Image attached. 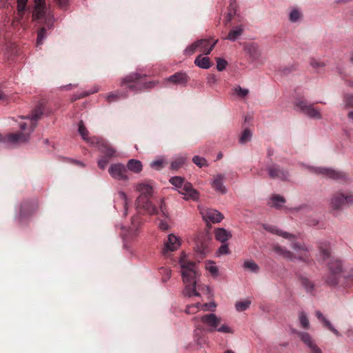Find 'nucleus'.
Masks as SVG:
<instances>
[{
    "label": "nucleus",
    "mask_w": 353,
    "mask_h": 353,
    "mask_svg": "<svg viewBox=\"0 0 353 353\" xmlns=\"http://www.w3.org/2000/svg\"><path fill=\"white\" fill-rule=\"evenodd\" d=\"M44 108L42 104L37 105L32 112L26 117H22L24 121L19 123L21 132L12 133L6 136L5 140L10 144H19L27 142L30 139L31 133L37 125V121L43 114Z\"/></svg>",
    "instance_id": "nucleus-1"
},
{
    "label": "nucleus",
    "mask_w": 353,
    "mask_h": 353,
    "mask_svg": "<svg viewBox=\"0 0 353 353\" xmlns=\"http://www.w3.org/2000/svg\"><path fill=\"white\" fill-rule=\"evenodd\" d=\"M135 190L140 194L136 200L137 208L143 209L150 214H159L168 218V212L163 199L161 200L159 209H157L150 201L154 193L153 185L150 181L139 183L135 185Z\"/></svg>",
    "instance_id": "nucleus-2"
},
{
    "label": "nucleus",
    "mask_w": 353,
    "mask_h": 353,
    "mask_svg": "<svg viewBox=\"0 0 353 353\" xmlns=\"http://www.w3.org/2000/svg\"><path fill=\"white\" fill-rule=\"evenodd\" d=\"M320 257L327 262V274L325 277V283L330 286L338 285L343 272V262L338 258L332 256L329 244H323L320 247Z\"/></svg>",
    "instance_id": "nucleus-3"
},
{
    "label": "nucleus",
    "mask_w": 353,
    "mask_h": 353,
    "mask_svg": "<svg viewBox=\"0 0 353 353\" xmlns=\"http://www.w3.org/2000/svg\"><path fill=\"white\" fill-rule=\"evenodd\" d=\"M185 253L182 252L179 260V265L181 268L183 281L185 284L184 294L189 297L192 296H199L196 291V278L197 275L196 264L194 262L187 261Z\"/></svg>",
    "instance_id": "nucleus-4"
},
{
    "label": "nucleus",
    "mask_w": 353,
    "mask_h": 353,
    "mask_svg": "<svg viewBox=\"0 0 353 353\" xmlns=\"http://www.w3.org/2000/svg\"><path fill=\"white\" fill-rule=\"evenodd\" d=\"M169 181L179 194L184 196L185 200L196 201L199 199V192L193 188L190 183L185 181L183 177L173 176L170 179Z\"/></svg>",
    "instance_id": "nucleus-5"
},
{
    "label": "nucleus",
    "mask_w": 353,
    "mask_h": 353,
    "mask_svg": "<svg viewBox=\"0 0 353 353\" xmlns=\"http://www.w3.org/2000/svg\"><path fill=\"white\" fill-rule=\"evenodd\" d=\"M121 85H125L132 91L137 92L152 88L155 85V83L154 81L145 82L143 77L137 73H133L125 77Z\"/></svg>",
    "instance_id": "nucleus-6"
},
{
    "label": "nucleus",
    "mask_w": 353,
    "mask_h": 353,
    "mask_svg": "<svg viewBox=\"0 0 353 353\" xmlns=\"http://www.w3.org/2000/svg\"><path fill=\"white\" fill-rule=\"evenodd\" d=\"M34 20L44 19V23L49 29L53 26V17L46 8L45 0H35L34 10L32 14Z\"/></svg>",
    "instance_id": "nucleus-7"
},
{
    "label": "nucleus",
    "mask_w": 353,
    "mask_h": 353,
    "mask_svg": "<svg viewBox=\"0 0 353 353\" xmlns=\"http://www.w3.org/2000/svg\"><path fill=\"white\" fill-rule=\"evenodd\" d=\"M313 172L318 174H321L325 177L334 180H346L347 175L341 171L335 170L327 168H312Z\"/></svg>",
    "instance_id": "nucleus-8"
},
{
    "label": "nucleus",
    "mask_w": 353,
    "mask_h": 353,
    "mask_svg": "<svg viewBox=\"0 0 353 353\" xmlns=\"http://www.w3.org/2000/svg\"><path fill=\"white\" fill-rule=\"evenodd\" d=\"M108 172L116 180L127 181L129 179L127 174L126 167L121 163L111 164L109 167Z\"/></svg>",
    "instance_id": "nucleus-9"
},
{
    "label": "nucleus",
    "mask_w": 353,
    "mask_h": 353,
    "mask_svg": "<svg viewBox=\"0 0 353 353\" xmlns=\"http://www.w3.org/2000/svg\"><path fill=\"white\" fill-rule=\"evenodd\" d=\"M262 226H263V228L264 230H265L266 231H268L273 234L281 236L282 238H283L284 239H285L287 241L294 242V241H299L300 239L299 236L283 231V230H280L279 228H278L275 225L268 224V223H263Z\"/></svg>",
    "instance_id": "nucleus-10"
},
{
    "label": "nucleus",
    "mask_w": 353,
    "mask_h": 353,
    "mask_svg": "<svg viewBox=\"0 0 353 353\" xmlns=\"http://www.w3.org/2000/svg\"><path fill=\"white\" fill-rule=\"evenodd\" d=\"M90 145L97 147L107 157H112L115 155L116 150L102 138L94 137L90 141Z\"/></svg>",
    "instance_id": "nucleus-11"
},
{
    "label": "nucleus",
    "mask_w": 353,
    "mask_h": 353,
    "mask_svg": "<svg viewBox=\"0 0 353 353\" xmlns=\"http://www.w3.org/2000/svg\"><path fill=\"white\" fill-rule=\"evenodd\" d=\"M296 106L305 114L311 118H321L320 111L318 109L314 108L313 105L307 103V102L304 100H298L296 103Z\"/></svg>",
    "instance_id": "nucleus-12"
},
{
    "label": "nucleus",
    "mask_w": 353,
    "mask_h": 353,
    "mask_svg": "<svg viewBox=\"0 0 353 353\" xmlns=\"http://www.w3.org/2000/svg\"><path fill=\"white\" fill-rule=\"evenodd\" d=\"M200 212L203 220L207 223H216L221 222L223 219V215L215 209L203 208Z\"/></svg>",
    "instance_id": "nucleus-13"
},
{
    "label": "nucleus",
    "mask_w": 353,
    "mask_h": 353,
    "mask_svg": "<svg viewBox=\"0 0 353 353\" xmlns=\"http://www.w3.org/2000/svg\"><path fill=\"white\" fill-rule=\"evenodd\" d=\"M225 176L218 174L213 176L210 184L212 188L218 193L225 194L227 192V188L224 185Z\"/></svg>",
    "instance_id": "nucleus-14"
},
{
    "label": "nucleus",
    "mask_w": 353,
    "mask_h": 353,
    "mask_svg": "<svg viewBox=\"0 0 353 353\" xmlns=\"http://www.w3.org/2000/svg\"><path fill=\"white\" fill-rule=\"evenodd\" d=\"M201 321L202 323L210 327L208 329L209 332L216 331V327L221 323V319L218 318L214 314L203 315L201 316Z\"/></svg>",
    "instance_id": "nucleus-15"
},
{
    "label": "nucleus",
    "mask_w": 353,
    "mask_h": 353,
    "mask_svg": "<svg viewBox=\"0 0 353 353\" xmlns=\"http://www.w3.org/2000/svg\"><path fill=\"white\" fill-rule=\"evenodd\" d=\"M140 223L139 217L138 216H133L132 219V226L129 230H127L125 228L122 227V233L123 240H128L130 238L134 236L137 234L138 226Z\"/></svg>",
    "instance_id": "nucleus-16"
},
{
    "label": "nucleus",
    "mask_w": 353,
    "mask_h": 353,
    "mask_svg": "<svg viewBox=\"0 0 353 353\" xmlns=\"http://www.w3.org/2000/svg\"><path fill=\"white\" fill-rule=\"evenodd\" d=\"M218 40H214L211 43V39H203L196 41L198 44L197 48L205 54H209L217 43Z\"/></svg>",
    "instance_id": "nucleus-17"
},
{
    "label": "nucleus",
    "mask_w": 353,
    "mask_h": 353,
    "mask_svg": "<svg viewBox=\"0 0 353 353\" xmlns=\"http://www.w3.org/2000/svg\"><path fill=\"white\" fill-rule=\"evenodd\" d=\"M188 77L185 72H176L165 80V83H172L175 85H185L188 81Z\"/></svg>",
    "instance_id": "nucleus-18"
},
{
    "label": "nucleus",
    "mask_w": 353,
    "mask_h": 353,
    "mask_svg": "<svg viewBox=\"0 0 353 353\" xmlns=\"http://www.w3.org/2000/svg\"><path fill=\"white\" fill-rule=\"evenodd\" d=\"M269 176L272 179H278L281 180H286L288 176V172L282 170L279 166L273 165L268 168Z\"/></svg>",
    "instance_id": "nucleus-19"
},
{
    "label": "nucleus",
    "mask_w": 353,
    "mask_h": 353,
    "mask_svg": "<svg viewBox=\"0 0 353 353\" xmlns=\"http://www.w3.org/2000/svg\"><path fill=\"white\" fill-rule=\"evenodd\" d=\"M344 198V193L336 192L330 199V206L332 210H341L346 205Z\"/></svg>",
    "instance_id": "nucleus-20"
},
{
    "label": "nucleus",
    "mask_w": 353,
    "mask_h": 353,
    "mask_svg": "<svg viewBox=\"0 0 353 353\" xmlns=\"http://www.w3.org/2000/svg\"><path fill=\"white\" fill-rule=\"evenodd\" d=\"M299 335L301 341L309 347L310 353H322L321 350L312 341L308 333L301 332Z\"/></svg>",
    "instance_id": "nucleus-21"
},
{
    "label": "nucleus",
    "mask_w": 353,
    "mask_h": 353,
    "mask_svg": "<svg viewBox=\"0 0 353 353\" xmlns=\"http://www.w3.org/2000/svg\"><path fill=\"white\" fill-rule=\"evenodd\" d=\"M315 315L316 318L323 324L325 327L333 332L336 336H340L339 331L332 326V323L323 316V314L320 311H316L315 312Z\"/></svg>",
    "instance_id": "nucleus-22"
},
{
    "label": "nucleus",
    "mask_w": 353,
    "mask_h": 353,
    "mask_svg": "<svg viewBox=\"0 0 353 353\" xmlns=\"http://www.w3.org/2000/svg\"><path fill=\"white\" fill-rule=\"evenodd\" d=\"M232 236L230 231L224 228H218L215 230L216 239L220 243H225L228 241Z\"/></svg>",
    "instance_id": "nucleus-23"
},
{
    "label": "nucleus",
    "mask_w": 353,
    "mask_h": 353,
    "mask_svg": "<svg viewBox=\"0 0 353 353\" xmlns=\"http://www.w3.org/2000/svg\"><path fill=\"white\" fill-rule=\"evenodd\" d=\"M127 169L134 173L138 174L142 171L143 165L139 160L132 159L128 161Z\"/></svg>",
    "instance_id": "nucleus-24"
},
{
    "label": "nucleus",
    "mask_w": 353,
    "mask_h": 353,
    "mask_svg": "<svg viewBox=\"0 0 353 353\" xmlns=\"http://www.w3.org/2000/svg\"><path fill=\"white\" fill-rule=\"evenodd\" d=\"M243 30L244 28L242 26H236L229 32L228 35L225 39L231 41H235L241 37Z\"/></svg>",
    "instance_id": "nucleus-25"
},
{
    "label": "nucleus",
    "mask_w": 353,
    "mask_h": 353,
    "mask_svg": "<svg viewBox=\"0 0 353 353\" xmlns=\"http://www.w3.org/2000/svg\"><path fill=\"white\" fill-rule=\"evenodd\" d=\"M194 63L203 69H208L211 66L210 59L207 57H202V55H199L195 59Z\"/></svg>",
    "instance_id": "nucleus-26"
},
{
    "label": "nucleus",
    "mask_w": 353,
    "mask_h": 353,
    "mask_svg": "<svg viewBox=\"0 0 353 353\" xmlns=\"http://www.w3.org/2000/svg\"><path fill=\"white\" fill-rule=\"evenodd\" d=\"M181 244H164L161 253L165 257H170L172 252L177 250Z\"/></svg>",
    "instance_id": "nucleus-27"
},
{
    "label": "nucleus",
    "mask_w": 353,
    "mask_h": 353,
    "mask_svg": "<svg viewBox=\"0 0 353 353\" xmlns=\"http://www.w3.org/2000/svg\"><path fill=\"white\" fill-rule=\"evenodd\" d=\"M186 157L183 155L177 156L171 163L170 169L173 170H177L179 169L185 162Z\"/></svg>",
    "instance_id": "nucleus-28"
},
{
    "label": "nucleus",
    "mask_w": 353,
    "mask_h": 353,
    "mask_svg": "<svg viewBox=\"0 0 353 353\" xmlns=\"http://www.w3.org/2000/svg\"><path fill=\"white\" fill-rule=\"evenodd\" d=\"M285 202V199L279 195L273 196L270 201L269 205L272 207L279 208H281Z\"/></svg>",
    "instance_id": "nucleus-29"
},
{
    "label": "nucleus",
    "mask_w": 353,
    "mask_h": 353,
    "mask_svg": "<svg viewBox=\"0 0 353 353\" xmlns=\"http://www.w3.org/2000/svg\"><path fill=\"white\" fill-rule=\"evenodd\" d=\"M79 132L80 135L81 136L82 139L85 140L87 143L90 144L91 140L94 137H88V131L86 129L85 126L83 124V122L81 121L79 123Z\"/></svg>",
    "instance_id": "nucleus-30"
},
{
    "label": "nucleus",
    "mask_w": 353,
    "mask_h": 353,
    "mask_svg": "<svg viewBox=\"0 0 353 353\" xmlns=\"http://www.w3.org/2000/svg\"><path fill=\"white\" fill-rule=\"evenodd\" d=\"M300 281L302 286L305 289L307 292L312 293L314 288V285L312 281L304 276L300 277Z\"/></svg>",
    "instance_id": "nucleus-31"
},
{
    "label": "nucleus",
    "mask_w": 353,
    "mask_h": 353,
    "mask_svg": "<svg viewBox=\"0 0 353 353\" xmlns=\"http://www.w3.org/2000/svg\"><path fill=\"white\" fill-rule=\"evenodd\" d=\"M166 163L163 157H159L150 163V167L156 170H161Z\"/></svg>",
    "instance_id": "nucleus-32"
},
{
    "label": "nucleus",
    "mask_w": 353,
    "mask_h": 353,
    "mask_svg": "<svg viewBox=\"0 0 353 353\" xmlns=\"http://www.w3.org/2000/svg\"><path fill=\"white\" fill-rule=\"evenodd\" d=\"M195 252H196L197 257L199 259H203L208 252V248L206 244H196V247L195 248Z\"/></svg>",
    "instance_id": "nucleus-33"
},
{
    "label": "nucleus",
    "mask_w": 353,
    "mask_h": 353,
    "mask_svg": "<svg viewBox=\"0 0 353 353\" xmlns=\"http://www.w3.org/2000/svg\"><path fill=\"white\" fill-rule=\"evenodd\" d=\"M299 319L301 327L305 330L309 329L310 322L309 319L304 312H300L299 313Z\"/></svg>",
    "instance_id": "nucleus-34"
},
{
    "label": "nucleus",
    "mask_w": 353,
    "mask_h": 353,
    "mask_svg": "<svg viewBox=\"0 0 353 353\" xmlns=\"http://www.w3.org/2000/svg\"><path fill=\"white\" fill-rule=\"evenodd\" d=\"M252 138V132L249 129H245L241 134V136L239 139V142L241 144L245 143L248 141H250Z\"/></svg>",
    "instance_id": "nucleus-35"
},
{
    "label": "nucleus",
    "mask_w": 353,
    "mask_h": 353,
    "mask_svg": "<svg viewBox=\"0 0 353 353\" xmlns=\"http://www.w3.org/2000/svg\"><path fill=\"white\" fill-rule=\"evenodd\" d=\"M251 304V301L248 300H245L243 301L237 302L235 305V307L237 311L243 312L248 309Z\"/></svg>",
    "instance_id": "nucleus-36"
},
{
    "label": "nucleus",
    "mask_w": 353,
    "mask_h": 353,
    "mask_svg": "<svg viewBox=\"0 0 353 353\" xmlns=\"http://www.w3.org/2000/svg\"><path fill=\"white\" fill-rule=\"evenodd\" d=\"M243 267L245 269H248L252 272H256L259 269L258 265L256 263L250 261H245L243 263Z\"/></svg>",
    "instance_id": "nucleus-37"
},
{
    "label": "nucleus",
    "mask_w": 353,
    "mask_h": 353,
    "mask_svg": "<svg viewBox=\"0 0 353 353\" xmlns=\"http://www.w3.org/2000/svg\"><path fill=\"white\" fill-rule=\"evenodd\" d=\"M234 92L236 95L242 98L246 97L249 93L248 89L241 88L240 85H236L234 88Z\"/></svg>",
    "instance_id": "nucleus-38"
},
{
    "label": "nucleus",
    "mask_w": 353,
    "mask_h": 353,
    "mask_svg": "<svg viewBox=\"0 0 353 353\" xmlns=\"http://www.w3.org/2000/svg\"><path fill=\"white\" fill-rule=\"evenodd\" d=\"M205 268L208 271H209L213 276H217L218 275V268L214 265V263L213 261H208L206 263Z\"/></svg>",
    "instance_id": "nucleus-39"
},
{
    "label": "nucleus",
    "mask_w": 353,
    "mask_h": 353,
    "mask_svg": "<svg viewBox=\"0 0 353 353\" xmlns=\"http://www.w3.org/2000/svg\"><path fill=\"white\" fill-rule=\"evenodd\" d=\"M47 36L46 30L44 27L41 28L38 32L37 39V45H42L43 40L46 39Z\"/></svg>",
    "instance_id": "nucleus-40"
},
{
    "label": "nucleus",
    "mask_w": 353,
    "mask_h": 353,
    "mask_svg": "<svg viewBox=\"0 0 353 353\" xmlns=\"http://www.w3.org/2000/svg\"><path fill=\"white\" fill-rule=\"evenodd\" d=\"M28 0H17L18 15L21 17L26 8Z\"/></svg>",
    "instance_id": "nucleus-41"
},
{
    "label": "nucleus",
    "mask_w": 353,
    "mask_h": 353,
    "mask_svg": "<svg viewBox=\"0 0 353 353\" xmlns=\"http://www.w3.org/2000/svg\"><path fill=\"white\" fill-rule=\"evenodd\" d=\"M192 161L199 168L208 165L205 159L199 156H194L192 159Z\"/></svg>",
    "instance_id": "nucleus-42"
},
{
    "label": "nucleus",
    "mask_w": 353,
    "mask_h": 353,
    "mask_svg": "<svg viewBox=\"0 0 353 353\" xmlns=\"http://www.w3.org/2000/svg\"><path fill=\"white\" fill-rule=\"evenodd\" d=\"M274 250L276 253L283 255L284 257L291 259L293 256L292 253L290 251L284 250L279 246L274 247Z\"/></svg>",
    "instance_id": "nucleus-43"
},
{
    "label": "nucleus",
    "mask_w": 353,
    "mask_h": 353,
    "mask_svg": "<svg viewBox=\"0 0 353 353\" xmlns=\"http://www.w3.org/2000/svg\"><path fill=\"white\" fill-rule=\"evenodd\" d=\"M121 97H123V96L119 92H112L107 94L105 97L106 100L110 103L115 101Z\"/></svg>",
    "instance_id": "nucleus-44"
},
{
    "label": "nucleus",
    "mask_w": 353,
    "mask_h": 353,
    "mask_svg": "<svg viewBox=\"0 0 353 353\" xmlns=\"http://www.w3.org/2000/svg\"><path fill=\"white\" fill-rule=\"evenodd\" d=\"M218 81V78L216 77V75L213 74H208V76L207 77V84L210 87L216 85Z\"/></svg>",
    "instance_id": "nucleus-45"
},
{
    "label": "nucleus",
    "mask_w": 353,
    "mask_h": 353,
    "mask_svg": "<svg viewBox=\"0 0 353 353\" xmlns=\"http://www.w3.org/2000/svg\"><path fill=\"white\" fill-rule=\"evenodd\" d=\"M216 68L219 71H223L225 69L228 62L221 58H216Z\"/></svg>",
    "instance_id": "nucleus-46"
},
{
    "label": "nucleus",
    "mask_w": 353,
    "mask_h": 353,
    "mask_svg": "<svg viewBox=\"0 0 353 353\" xmlns=\"http://www.w3.org/2000/svg\"><path fill=\"white\" fill-rule=\"evenodd\" d=\"M199 306H200L199 303L189 305L187 306V307L185 309V312L188 314H194L199 310Z\"/></svg>",
    "instance_id": "nucleus-47"
},
{
    "label": "nucleus",
    "mask_w": 353,
    "mask_h": 353,
    "mask_svg": "<svg viewBox=\"0 0 353 353\" xmlns=\"http://www.w3.org/2000/svg\"><path fill=\"white\" fill-rule=\"evenodd\" d=\"M300 17H301V13L296 9H293L290 13V20L292 22L297 21Z\"/></svg>",
    "instance_id": "nucleus-48"
},
{
    "label": "nucleus",
    "mask_w": 353,
    "mask_h": 353,
    "mask_svg": "<svg viewBox=\"0 0 353 353\" xmlns=\"http://www.w3.org/2000/svg\"><path fill=\"white\" fill-rule=\"evenodd\" d=\"M198 44L199 43H196V42L193 43L192 44H191L190 46H188L184 50V54L185 55L192 54L195 52L196 49H197Z\"/></svg>",
    "instance_id": "nucleus-49"
},
{
    "label": "nucleus",
    "mask_w": 353,
    "mask_h": 353,
    "mask_svg": "<svg viewBox=\"0 0 353 353\" xmlns=\"http://www.w3.org/2000/svg\"><path fill=\"white\" fill-rule=\"evenodd\" d=\"M245 50L252 57H255L257 53V48L254 45H249L245 46Z\"/></svg>",
    "instance_id": "nucleus-50"
},
{
    "label": "nucleus",
    "mask_w": 353,
    "mask_h": 353,
    "mask_svg": "<svg viewBox=\"0 0 353 353\" xmlns=\"http://www.w3.org/2000/svg\"><path fill=\"white\" fill-rule=\"evenodd\" d=\"M119 195L121 197V199L123 200V205H124V215H126L128 213V208H127L128 197H127V195L123 192H120L119 193Z\"/></svg>",
    "instance_id": "nucleus-51"
},
{
    "label": "nucleus",
    "mask_w": 353,
    "mask_h": 353,
    "mask_svg": "<svg viewBox=\"0 0 353 353\" xmlns=\"http://www.w3.org/2000/svg\"><path fill=\"white\" fill-rule=\"evenodd\" d=\"M228 244H222L217 251L219 256L222 254H227L230 253V250L228 246Z\"/></svg>",
    "instance_id": "nucleus-52"
},
{
    "label": "nucleus",
    "mask_w": 353,
    "mask_h": 353,
    "mask_svg": "<svg viewBox=\"0 0 353 353\" xmlns=\"http://www.w3.org/2000/svg\"><path fill=\"white\" fill-rule=\"evenodd\" d=\"M310 65L312 68L315 69H321L325 66V63L323 62H321L316 59L311 60Z\"/></svg>",
    "instance_id": "nucleus-53"
},
{
    "label": "nucleus",
    "mask_w": 353,
    "mask_h": 353,
    "mask_svg": "<svg viewBox=\"0 0 353 353\" xmlns=\"http://www.w3.org/2000/svg\"><path fill=\"white\" fill-rule=\"evenodd\" d=\"M216 331L223 332V333H232V330L228 327L227 325H223L220 327H216Z\"/></svg>",
    "instance_id": "nucleus-54"
},
{
    "label": "nucleus",
    "mask_w": 353,
    "mask_h": 353,
    "mask_svg": "<svg viewBox=\"0 0 353 353\" xmlns=\"http://www.w3.org/2000/svg\"><path fill=\"white\" fill-rule=\"evenodd\" d=\"M181 241L180 238L174 234H170L168 235V242L167 243H179Z\"/></svg>",
    "instance_id": "nucleus-55"
},
{
    "label": "nucleus",
    "mask_w": 353,
    "mask_h": 353,
    "mask_svg": "<svg viewBox=\"0 0 353 353\" xmlns=\"http://www.w3.org/2000/svg\"><path fill=\"white\" fill-rule=\"evenodd\" d=\"M344 198L346 205L353 204V193H344Z\"/></svg>",
    "instance_id": "nucleus-56"
},
{
    "label": "nucleus",
    "mask_w": 353,
    "mask_h": 353,
    "mask_svg": "<svg viewBox=\"0 0 353 353\" xmlns=\"http://www.w3.org/2000/svg\"><path fill=\"white\" fill-rule=\"evenodd\" d=\"M108 163V159H107L105 157H102L98 160V166L102 170L105 168Z\"/></svg>",
    "instance_id": "nucleus-57"
},
{
    "label": "nucleus",
    "mask_w": 353,
    "mask_h": 353,
    "mask_svg": "<svg viewBox=\"0 0 353 353\" xmlns=\"http://www.w3.org/2000/svg\"><path fill=\"white\" fill-rule=\"evenodd\" d=\"M162 272L165 274V276L163 278V281H167L170 277L171 276V270L168 268H162Z\"/></svg>",
    "instance_id": "nucleus-58"
},
{
    "label": "nucleus",
    "mask_w": 353,
    "mask_h": 353,
    "mask_svg": "<svg viewBox=\"0 0 353 353\" xmlns=\"http://www.w3.org/2000/svg\"><path fill=\"white\" fill-rule=\"evenodd\" d=\"M201 308L204 311L210 310L213 311L215 308V305L214 303H205L201 305Z\"/></svg>",
    "instance_id": "nucleus-59"
},
{
    "label": "nucleus",
    "mask_w": 353,
    "mask_h": 353,
    "mask_svg": "<svg viewBox=\"0 0 353 353\" xmlns=\"http://www.w3.org/2000/svg\"><path fill=\"white\" fill-rule=\"evenodd\" d=\"M54 1L61 8H65L68 6V2H69V0H54Z\"/></svg>",
    "instance_id": "nucleus-60"
},
{
    "label": "nucleus",
    "mask_w": 353,
    "mask_h": 353,
    "mask_svg": "<svg viewBox=\"0 0 353 353\" xmlns=\"http://www.w3.org/2000/svg\"><path fill=\"white\" fill-rule=\"evenodd\" d=\"M346 103H347V105L353 107V96L352 95H348L346 97Z\"/></svg>",
    "instance_id": "nucleus-61"
},
{
    "label": "nucleus",
    "mask_w": 353,
    "mask_h": 353,
    "mask_svg": "<svg viewBox=\"0 0 353 353\" xmlns=\"http://www.w3.org/2000/svg\"><path fill=\"white\" fill-rule=\"evenodd\" d=\"M159 228L162 230H166L169 228V225L166 222L161 221L159 224Z\"/></svg>",
    "instance_id": "nucleus-62"
},
{
    "label": "nucleus",
    "mask_w": 353,
    "mask_h": 353,
    "mask_svg": "<svg viewBox=\"0 0 353 353\" xmlns=\"http://www.w3.org/2000/svg\"><path fill=\"white\" fill-rule=\"evenodd\" d=\"M347 117L349 119H350L352 121H353V111H350L348 112Z\"/></svg>",
    "instance_id": "nucleus-63"
},
{
    "label": "nucleus",
    "mask_w": 353,
    "mask_h": 353,
    "mask_svg": "<svg viewBox=\"0 0 353 353\" xmlns=\"http://www.w3.org/2000/svg\"><path fill=\"white\" fill-rule=\"evenodd\" d=\"M350 61L353 63V50L350 54Z\"/></svg>",
    "instance_id": "nucleus-64"
}]
</instances>
